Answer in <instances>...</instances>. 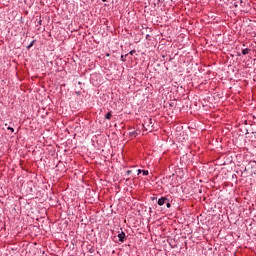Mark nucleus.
I'll list each match as a JSON object with an SVG mask.
<instances>
[{
  "label": "nucleus",
  "instance_id": "1",
  "mask_svg": "<svg viewBox=\"0 0 256 256\" xmlns=\"http://www.w3.org/2000/svg\"><path fill=\"white\" fill-rule=\"evenodd\" d=\"M144 129H146V131H153V119L148 118L145 120L144 124H143Z\"/></svg>",
  "mask_w": 256,
  "mask_h": 256
},
{
  "label": "nucleus",
  "instance_id": "2",
  "mask_svg": "<svg viewBox=\"0 0 256 256\" xmlns=\"http://www.w3.org/2000/svg\"><path fill=\"white\" fill-rule=\"evenodd\" d=\"M165 203H167V198H165V197H161L158 200V205H160V206L165 205Z\"/></svg>",
  "mask_w": 256,
  "mask_h": 256
},
{
  "label": "nucleus",
  "instance_id": "3",
  "mask_svg": "<svg viewBox=\"0 0 256 256\" xmlns=\"http://www.w3.org/2000/svg\"><path fill=\"white\" fill-rule=\"evenodd\" d=\"M118 239L120 243H123V241H125V232H121L120 234H118Z\"/></svg>",
  "mask_w": 256,
  "mask_h": 256
},
{
  "label": "nucleus",
  "instance_id": "4",
  "mask_svg": "<svg viewBox=\"0 0 256 256\" xmlns=\"http://www.w3.org/2000/svg\"><path fill=\"white\" fill-rule=\"evenodd\" d=\"M250 51H251V49L245 48L242 50V55H249Z\"/></svg>",
  "mask_w": 256,
  "mask_h": 256
},
{
  "label": "nucleus",
  "instance_id": "5",
  "mask_svg": "<svg viewBox=\"0 0 256 256\" xmlns=\"http://www.w3.org/2000/svg\"><path fill=\"white\" fill-rule=\"evenodd\" d=\"M105 119H111V112L106 113Z\"/></svg>",
  "mask_w": 256,
  "mask_h": 256
},
{
  "label": "nucleus",
  "instance_id": "6",
  "mask_svg": "<svg viewBox=\"0 0 256 256\" xmlns=\"http://www.w3.org/2000/svg\"><path fill=\"white\" fill-rule=\"evenodd\" d=\"M142 173H143L144 176L149 175V171H147V170H142Z\"/></svg>",
  "mask_w": 256,
  "mask_h": 256
},
{
  "label": "nucleus",
  "instance_id": "7",
  "mask_svg": "<svg viewBox=\"0 0 256 256\" xmlns=\"http://www.w3.org/2000/svg\"><path fill=\"white\" fill-rule=\"evenodd\" d=\"M166 207H167L168 209L171 208V203L167 202V203H166Z\"/></svg>",
  "mask_w": 256,
  "mask_h": 256
},
{
  "label": "nucleus",
  "instance_id": "8",
  "mask_svg": "<svg viewBox=\"0 0 256 256\" xmlns=\"http://www.w3.org/2000/svg\"><path fill=\"white\" fill-rule=\"evenodd\" d=\"M8 130L9 131H12V133L15 131V129L11 128V127H8Z\"/></svg>",
  "mask_w": 256,
  "mask_h": 256
},
{
  "label": "nucleus",
  "instance_id": "9",
  "mask_svg": "<svg viewBox=\"0 0 256 256\" xmlns=\"http://www.w3.org/2000/svg\"><path fill=\"white\" fill-rule=\"evenodd\" d=\"M135 53V50L130 51V55H133Z\"/></svg>",
  "mask_w": 256,
  "mask_h": 256
},
{
  "label": "nucleus",
  "instance_id": "10",
  "mask_svg": "<svg viewBox=\"0 0 256 256\" xmlns=\"http://www.w3.org/2000/svg\"><path fill=\"white\" fill-rule=\"evenodd\" d=\"M140 173H142L141 169L138 170V175H140Z\"/></svg>",
  "mask_w": 256,
  "mask_h": 256
},
{
  "label": "nucleus",
  "instance_id": "11",
  "mask_svg": "<svg viewBox=\"0 0 256 256\" xmlns=\"http://www.w3.org/2000/svg\"><path fill=\"white\" fill-rule=\"evenodd\" d=\"M28 47H33V43H31Z\"/></svg>",
  "mask_w": 256,
  "mask_h": 256
},
{
  "label": "nucleus",
  "instance_id": "12",
  "mask_svg": "<svg viewBox=\"0 0 256 256\" xmlns=\"http://www.w3.org/2000/svg\"><path fill=\"white\" fill-rule=\"evenodd\" d=\"M127 173H128V174L131 173V170H128Z\"/></svg>",
  "mask_w": 256,
  "mask_h": 256
},
{
  "label": "nucleus",
  "instance_id": "13",
  "mask_svg": "<svg viewBox=\"0 0 256 256\" xmlns=\"http://www.w3.org/2000/svg\"><path fill=\"white\" fill-rule=\"evenodd\" d=\"M103 1V3H105V1H107V0H102Z\"/></svg>",
  "mask_w": 256,
  "mask_h": 256
},
{
  "label": "nucleus",
  "instance_id": "14",
  "mask_svg": "<svg viewBox=\"0 0 256 256\" xmlns=\"http://www.w3.org/2000/svg\"><path fill=\"white\" fill-rule=\"evenodd\" d=\"M163 1H165V0H161V3H163Z\"/></svg>",
  "mask_w": 256,
  "mask_h": 256
}]
</instances>
